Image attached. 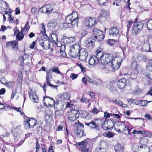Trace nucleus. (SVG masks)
Listing matches in <instances>:
<instances>
[{"label":"nucleus","mask_w":152,"mask_h":152,"mask_svg":"<svg viewBox=\"0 0 152 152\" xmlns=\"http://www.w3.org/2000/svg\"><path fill=\"white\" fill-rule=\"evenodd\" d=\"M119 31L116 28L114 27H111L109 30L110 35L111 36H115L118 33Z\"/></svg>","instance_id":"obj_18"},{"label":"nucleus","mask_w":152,"mask_h":152,"mask_svg":"<svg viewBox=\"0 0 152 152\" xmlns=\"http://www.w3.org/2000/svg\"><path fill=\"white\" fill-rule=\"evenodd\" d=\"M30 27L28 25V22H27L25 25V27L24 28V29H25V31H26L29 30Z\"/></svg>","instance_id":"obj_55"},{"label":"nucleus","mask_w":152,"mask_h":152,"mask_svg":"<svg viewBox=\"0 0 152 152\" xmlns=\"http://www.w3.org/2000/svg\"><path fill=\"white\" fill-rule=\"evenodd\" d=\"M76 124V128L82 129L84 127L83 124L82 123H80L79 121H77Z\"/></svg>","instance_id":"obj_33"},{"label":"nucleus","mask_w":152,"mask_h":152,"mask_svg":"<svg viewBox=\"0 0 152 152\" xmlns=\"http://www.w3.org/2000/svg\"><path fill=\"white\" fill-rule=\"evenodd\" d=\"M87 80H88L90 83L96 85L102 84L104 83V82L103 81L95 78L91 77L90 78L88 77L87 78H85V77H83L82 78V82L84 83L85 85H86L87 84Z\"/></svg>","instance_id":"obj_5"},{"label":"nucleus","mask_w":152,"mask_h":152,"mask_svg":"<svg viewBox=\"0 0 152 152\" xmlns=\"http://www.w3.org/2000/svg\"><path fill=\"white\" fill-rule=\"evenodd\" d=\"M136 105H140L141 106H146L147 105L146 101L145 100H141L137 101V104Z\"/></svg>","instance_id":"obj_31"},{"label":"nucleus","mask_w":152,"mask_h":152,"mask_svg":"<svg viewBox=\"0 0 152 152\" xmlns=\"http://www.w3.org/2000/svg\"><path fill=\"white\" fill-rule=\"evenodd\" d=\"M24 35L23 33L22 32H20V34H18V35L16 36V38L18 40H20L22 39Z\"/></svg>","instance_id":"obj_38"},{"label":"nucleus","mask_w":152,"mask_h":152,"mask_svg":"<svg viewBox=\"0 0 152 152\" xmlns=\"http://www.w3.org/2000/svg\"><path fill=\"white\" fill-rule=\"evenodd\" d=\"M131 66L133 68L134 73L137 75L140 74L143 72V68L138 64L136 61H133L132 62Z\"/></svg>","instance_id":"obj_6"},{"label":"nucleus","mask_w":152,"mask_h":152,"mask_svg":"<svg viewBox=\"0 0 152 152\" xmlns=\"http://www.w3.org/2000/svg\"><path fill=\"white\" fill-rule=\"evenodd\" d=\"M51 43V41H50L49 37H47V38H44L43 40L41 42L39 45L43 49L47 50L50 47V43Z\"/></svg>","instance_id":"obj_9"},{"label":"nucleus","mask_w":152,"mask_h":152,"mask_svg":"<svg viewBox=\"0 0 152 152\" xmlns=\"http://www.w3.org/2000/svg\"><path fill=\"white\" fill-rule=\"evenodd\" d=\"M127 80L125 78H122L117 81V85L118 88L121 89L124 88L126 85Z\"/></svg>","instance_id":"obj_12"},{"label":"nucleus","mask_w":152,"mask_h":152,"mask_svg":"<svg viewBox=\"0 0 152 152\" xmlns=\"http://www.w3.org/2000/svg\"><path fill=\"white\" fill-rule=\"evenodd\" d=\"M114 148L115 152H123V146L119 144H116Z\"/></svg>","instance_id":"obj_20"},{"label":"nucleus","mask_w":152,"mask_h":152,"mask_svg":"<svg viewBox=\"0 0 152 152\" xmlns=\"http://www.w3.org/2000/svg\"><path fill=\"white\" fill-rule=\"evenodd\" d=\"M78 75H77L73 73H71L70 75V77L72 80L76 79Z\"/></svg>","instance_id":"obj_49"},{"label":"nucleus","mask_w":152,"mask_h":152,"mask_svg":"<svg viewBox=\"0 0 152 152\" xmlns=\"http://www.w3.org/2000/svg\"><path fill=\"white\" fill-rule=\"evenodd\" d=\"M118 60H121L120 58L115 57L113 59H112V58L111 57V59L109 60V62H108L107 64H108L110 66H112L114 70H117L119 69L121 64V61H120L119 63ZM121 60H122V59H121Z\"/></svg>","instance_id":"obj_4"},{"label":"nucleus","mask_w":152,"mask_h":152,"mask_svg":"<svg viewBox=\"0 0 152 152\" xmlns=\"http://www.w3.org/2000/svg\"><path fill=\"white\" fill-rule=\"evenodd\" d=\"M78 20L77 13L74 12L67 16L65 18L66 23H61V25L65 28L77 26Z\"/></svg>","instance_id":"obj_1"},{"label":"nucleus","mask_w":152,"mask_h":152,"mask_svg":"<svg viewBox=\"0 0 152 152\" xmlns=\"http://www.w3.org/2000/svg\"><path fill=\"white\" fill-rule=\"evenodd\" d=\"M132 149L134 152L139 151V148L138 145L136 144L134 145Z\"/></svg>","instance_id":"obj_42"},{"label":"nucleus","mask_w":152,"mask_h":152,"mask_svg":"<svg viewBox=\"0 0 152 152\" xmlns=\"http://www.w3.org/2000/svg\"><path fill=\"white\" fill-rule=\"evenodd\" d=\"M80 47L78 44H75L72 45L70 47V53L73 57L77 56L79 54V51L80 50Z\"/></svg>","instance_id":"obj_7"},{"label":"nucleus","mask_w":152,"mask_h":152,"mask_svg":"<svg viewBox=\"0 0 152 152\" xmlns=\"http://www.w3.org/2000/svg\"><path fill=\"white\" fill-rule=\"evenodd\" d=\"M97 59H99L101 63L103 64H107L108 62H109V60L111 58V55L107 53L104 54L103 52L101 51H97V53L95 56Z\"/></svg>","instance_id":"obj_2"},{"label":"nucleus","mask_w":152,"mask_h":152,"mask_svg":"<svg viewBox=\"0 0 152 152\" xmlns=\"http://www.w3.org/2000/svg\"><path fill=\"white\" fill-rule=\"evenodd\" d=\"M146 75L151 80H152V66L147 65L146 66Z\"/></svg>","instance_id":"obj_16"},{"label":"nucleus","mask_w":152,"mask_h":152,"mask_svg":"<svg viewBox=\"0 0 152 152\" xmlns=\"http://www.w3.org/2000/svg\"><path fill=\"white\" fill-rule=\"evenodd\" d=\"M99 31L100 30L97 28H94L92 32V38H93V37L95 36L98 33V31Z\"/></svg>","instance_id":"obj_37"},{"label":"nucleus","mask_w":152,"mask_h":152,"mask_svg":"<svg viewBox=\"0 0 152 152\" xmlns=\"http://www.w3.org/2000/svg\"><path fill=\"white\" fill-rule=\"evenodd\" d=\"M137 58L139 61H143L145 62H146L147 60L146 56L142 55H137Z\"/></svg>","instance_id":"obj_22"},{"label":"nucleus","mask_w":152,"mask_h":152,"mask_svg":"<svg viewBox=\"0 0 152 152\" xmlns=\"http://www.w3.org/2000/svg\"><path fill=\"white\" fill-rule=\"evenodd\" d=\"M41 32L42 33H45L46 32V31L45 29V26L44 25V24H42V27L41 29H40Z\"/></svg>","instance_id":"obj_60"},{"label":"nucleus","mask_w":152,"mask_h":152,"mask_svg":"<svg viewBox=\"0 0 152 152\" xmlns=\"http://www.w3.org/2000/svg\"><path fill=\"white\" fill-rule=\"evenodd\" d=\"M7 82V80L5 77H3L0 78V84H2L5 85Z\"/></svg>","instance_id":"obj_43"},{"label":"nucleus","mask_w":152,"mask_h":152,"mask_svg":"<svg viewBox=\"0 0 152 152\" xmlns=\"http://www.w3.org/2000/svg\"><path fill=\"white\" fill-rule=\"evenodd\" d=\"M99 112V110H98L95 107L91 111V113L94 114H97Z\"/></svg>","instance_id":"obj_51"},{"label":"nucleus","mask_w":152,"mask_h":152,"mask_svg":"<svg viewBox=\"0 0 152 152\" xmlns=\"http://www.w3.org/2000/svg\"><path fill=\"white\" fill-rule=\"evenodd\" d=\"M12 43V41L6 42V47L7 48H9L11 46Z\"/></svg>","instance_id":"obj_59"},{"label":"nucleus","mask_w":152,"mask_h":152,"mask_svg":"<svg viewBox=\"0 0 152 152\" xmlns=\"http://www.w3.org/2000/svg\"><path fill=\"white\" fill-rule=\"evenodd\" d=\"M96 20L94 18H88L86 19L84 23L86 27L90 28L96 23Z\"/></svg>","instance_id":"obj_10"},{"label":"nucleus","mask_w":152,"mask_h":152,"mask_svg":"<svg viewBox=\"0 0 152 152\" xmlns=\"http://www.w3.org/2000/svg\"><path fill=\"white\" fill-rule=\"evenodd\" d=\"M109 15V13L106 10H102L98 18H100L102 17H105Z\"/></svg>","instance_id":"obj_25"},{"label":"nucleus","mask_w":152,"mask_h":152,"mask_svg":"<svg viewBox=\"0 0 152 152\" xmlns=\"http://www.w3.org/2000/svg\"><path fill=\"white\" fill-rule=\"evenodd\" d=\"M14 83V82L9 81L8 82H7L5 85L8 87L12 88L13 86Z\"/></svg>","instance_id":"obj_41"},{"label":"nucleus","mask_w":152,"mask_h":152,"mask_svg":"<svg viewBox=\"0 0 152 152\" xmlns=\"http://www.w3.org/2000/svg\"><path fill=\"white\" fill-rule=\"evenodd\" d=\"M105 136L108 137H111L114 136L113 133L111 132H109L106 133Z\"/></svg>","instance_id":"obj_48"},{"label":"nucleus","mask_w":152,"mask_h":152,"mask_svg":"<svg viewBox=\"0 0 152 152\" xmlns=\"http://www.w3.org/2000/svg\"><path fill=\"white\" fill-rule=\"evenodd\" d=\"M107 150V148H98L97 151L98 152H106Z\"/></svg>","instance_id":"obj_61"},{"label":"nucleus","mask_w":152,"mask_h":152,"mask_svg":"<svg viewBox=\"0 0 152 152\" xmlns=\"http://www.w3.org/2000/svg\"><path fill=\"white\" fill-rule=\"evenodd\" d=\"M18 43L16 41H13L11 47L13 49L17 48L18 47Z\"/></svg>","instance_id":"obj_39"},{"label":"nucleus","mask_w":152,"mask_h":152,"mask_svg":"<svg viewBox=\"0 0 152 152\" xmlns=\"http://www.w3.org/2000/svg\"><path fill=\"white\" fill-rule=\"evenodd\" d=\"M36 146L35 148L36 149V152H38V150L40 148V146L38 140H37L36 142Z\"/></svg>","instance_id":"obj_47"},{"label":"nucleus","mask_w":152,"mask_h":152,"mask_svg":"<svg viewBox=\"0 0 152 152\" xmlns=\"http://www.w3.org/2000/svg\"><path fill=\"white\" fill-rule=\"evenodd\" d=\"M52 72L56 73H57L60 75H61V73L59 70L58 67L56 66H53L51 68Z\"/></svg>","instance_id":"obj_29"},{"label":"nucleus","mask_w":152,"mask_h":152,"mask_svg":"<svg viewBox=\"0 0 152 152\" xmlns=\"http://www.w3.org/2000/svg\"><path fill=\"white\" fill-rule=\"evenodd\" d=\"M80 34L81 37H83L86 35L87 33L85 31L82 30L80 33Z\"/></svg>","instance_id":"obj_62"},{"label":"nucleus","mask_w":152,"mask_h":152,"mask_svg":"<svg viewBox=\"0 0 152 152\" xmlns=\"http://www.w3.org/2000/svg\"><path fill=\"white\" fill-rule=\"evenodd\" d=\"M66 47L65 46L63 45H61L60 47V53H61V52H63V51H64L65 50Z\"/></svg>","instance_id":"obj_57"},{"label":"nucleus","mask_w":152,"mask_h":152,"mask_svg":"<svg viewBox=\"0 0 152 152\" xmlns=\"http://www.w3.org/2000/svg\"><path fill=\"white\" fill-rule=\"evenodd\" d=\"M134 22L132 21L131 20H129L128 24L127 25V31H128L129 30V29L131 27V26L132 25V23H134Z\"/></svg>","instance_id":"obj_52"},{"label":"nucleus","mask_w":152,"mask_h":152,"mask_svg":"<svg viewBox=\"0 0 152 152\" xmlns=\"http://www.w3.org/2000/svg\"><path fill=\"white\" fill-rule=\"evenodd\" d=\"M28 121L30 124L31 128H33L37 124V121L32 118H28Z\"/></svg>","instance_id":"obj_23"},{"label":"nucleus","mask_w":152,"mask_h":152,"mask_svg":"<svg viewBox=\"0 0 152 152\" xmlns=\"http://www.w3.org/2000/svg\"><path fill=\"white\" fill-rule=\"evenodd\" d=\"M53 78V77L52 75H46V80L47 83L48 85L51 87H53V88H55L56 86H55L54 85L51 84L50 81Z\"/></svg>","instance_id":"obj_21"},{"label":"nucleus","mask_w":152,"mask_h":152,"mask_svg":"<svg viewBox=\"0 0 152 152\" xmlns=\"http://www.w3.org/2000/svg\"><path fill=\"white\" fill-rule=\"evenodd\" d=\"M75 132L77 134V135L79 137H81L83 134L84 131L82 129L76 128Z\"/></svg>","instance_id":"obj_24"},{"label":"nucleus","mask_w":152,"mask_h":152,"mask_svg":"<svg viewBox=\"0 0 152 152\" xmlns=\"http://www.w3.org/2000/svg\"><path fill=\"white\" fill-rule=\"evenodd\" d=\"M100 146L98 148H106V143L105 141H102L101 142H100Z\"/></svg>","instance_id":"obj_40"},{"label":"nucleus","mask_w":152,"mask_h":152,"mask_svg":"<svg viewBox=\"0 0 152 152\" xmlns=\"http://www.w3.org/2000/svg\"><path fill=\"white\" fill-rule=\"evenodd\" d=\"M90 125L91 128L93 129H96L98 126L96 122L94 121H92L90 122Z\"/></svg>","instance_id":"obj_28"},{"label":"nucleus","mask_w":152,"mask_h":152,"mask_svg":"<svg viewBox=\"0 0 152 152\" xmlns=\"http://www.w3.org/2000/svg\"><path fill=\"white\" fill-rule=\"evenodd\" d=\"M140 50L143 51L151 52L149 43L148 41L144 42Z\"/></svg>","instance_id":"obj_14"},{"label":"nucleus","mask_w":152,"mask_h":152,"mask_svg":"<svg viewBox=\"0 0 152 152\" xmlns=\"http://www.w3.org/2000/svg\"><path fill=\"white\" fill-rule=\"evenodd\" d=\"M147 26L149 30H152V19L148 21L147 23Z\"/></svg>","instance_id":"obj_35"},{"label":"nucleus","mask_w":152,"mask_h":152,"mask_svg":"<svg viewBox=\"0 0 152 152\" xmlns=\"http://www.w3.org/2000/svg\"><path fill=\"white\" fill-rule=\"evenodd\" d=\"M69 38L70 42L75 41V36L70 37Z\"/></svg>","instance_id":"obj_63"},{"label":"nucleus","mask_w":152,"mask_h":152,"mask_svg":"<svg viewBox=\"0 0 152 152\" xmlns=\"http://www.w3.org/2000/svg\"><path fill=\"white\" fill-rule=\"evenodd\" d=\"M50 6L49 5H45L43 6L39 9V11L42 13H50L51 12L53 9H51L50 7Z\"/></svg>","instance_id":"obj_13"},{"label":"nucleus","mask_w":152,"mask_h":152,"mask_svg":"<svg viewBox=\"0 0 152 152\" xmlns=\"http://www.w3.org/2000/svg\"><path fill=\"white\" fill-rule=\"evenodd\" d=\"M119 128L121 130V132H123L126 130V129L127 127H126L125 125L124 124H122L120 126Z\"/></svg>","instance_id":"obj_45"},{"label":"nucleus","mask_w":152,"mask_h":152,"mask_svg":"<svg viewBox=\"0 0 152 152\" xmlns=\"http://www.w3.org/2000/svg\"><path fill=\"white\" fill-rule=\"evenodd\" d=\"M82 117L83 118H86V119H91V115L89 114L86 111L83 112L81 114Z\"/></svg>","instance_id":"obj_26"},{"label":"nucleus","mask_w":152,"mask_h":152,"mask_svg":"<svg viewBox=\"0 0 152 152\" xmlns=\"http://www.w3.org/2000/svg\"><path fill=\"white\" fill-rule=\"evenodd\" d=\"M62 41L65 44H67L70 42L69 37L65 36H64L62 39Z\"/></svg>","instance_id":"obj_32"},{"label":"nucleus","mask_w":152,"mask_h":152,"mask_svg":"<svg viewBox=\"0 0 152 152\" xmlns=\"http://www.w3.org/2000/svg\"><path fill=\"white\" fill-rule=\"evenodd\" d=\"M102 128L103 130L105 131L108 130L110 129V128L108 126H106L104 124H103L102 125Z\"/></svg>","instance_id":"obj_56"},{"label":"nucleus","mask_w":152,"mask_h":152,"mask_svg":"<svg viewBox=\"0 0 152 152\" xmlns=\"http://www.w3.org/2000/svg\"><path fill=\"white\" fill-rule=\"evenodd\" d=\"M148 143V139L147 138H142L140 141V143L138 146L139 148V151L147 147V144Z\"/></svg>","instance_id":"obj_11"},{"label":"nucleus","mask_w":152,"mask_h":152,"mask_svg":"<svg viewBox=\"0 0 152 152\" xmlns=\"http://www.w3.org/2000/svg\"><path fill=\"white\" fill-rule=\"evenodd\" d=\"M93 38H94V39H97L99 41H102L103 40L104 38L103 33L100 30L98 31V33L95 36L93 37Z\"/></svg>","instance_id":"obj_17"},{"label":"nucleus","mask_w":152,"mask_h":152,"mask_svg":"<svg viewBox=\"0 0 152 152\" xmlns=\"http://www.w3.org/2000/svg\"><path fill=\"white\" fill-rule=\"evenodd\" d=\"M79 59L82 61L86 60L88 56V53L85 49L81 48L79 53Z\"/></svg>","instance_id":"obj_8"},{"label":"nucleus","mask_w":152,"mask_h":152,"mask_svg":"<svg viewBox=\"0 0 152 152\" xmlns=\"http://www.w3.org/2000/svg\"><path fill=\"white\" fill-rule=\"evenodd\" d=\"M26 117L27 119H26V120L24 121V126L26 129H29L31 128L30 124L28 121V118L26 116Z\"/></svg>","instance_id":"obj_30"},{"label":"nucleus","mask_w":152,"mask_h":152,"mask_svg":"<svg viewBox=\"0 0 152 152\" xmlns=\"http://www.w3.org/2000/svg\"><path fill=\"white\" fill-rule=\"evenodd\" d=\"M107 1L108 0H98L99 3L100 5H104Z\"/></svg>","instance_id":"obj_50"},{"label":"nucleus","mask_w":152,"mask_h":152,"mask_svg":"<svg viewBox=\"0 0 152 152\" xmlns=\"http://www.w3.org/2000/svg\"><path fill=\"white\" fill-rule=\"evenodd\" d=\"M51 38L53 40H57L58 39L57 35L55 33H53L51 35Z\"/></svg>","instance_id":"obj_54"},{"label":"nucleus","mask_w":152,"mask_h":152,"mask_svg":"<svg viewBox=\"0 0 152 152\" xmlns=\"http://www.w3.org/2000/svg\"><path fill=\"white\" fill-rule=\"evenodd\" d=\"M137 18H136L132 28V32L135 34L139 33L142 31L144 25L142 22H137Z\"/></svg>","instance_id":"obj_3"},{"label":"nucleus","mask_w":152,"mask_h":152,"mask_svg":"<svg viewBox=\"0 0 152 152\" xmlns=\"http://www.w3.org/2000/svg\"><path fill=\"white\" fill-rule=\"evenodd\" d=\"M80 102H83L87 103L89 102V99H87L85 97H83V96L81 99Z\"/></svg>","instance_id":"obj_46"},{"label":"nucleus","mask_w":152,"mask_h":152,"mask_svg":"<svg viewBox=\"0 0 152 152\" xmlns=\"http://www.w3.org/2000/svg\"><path fill=\"white\" fill-rule=\"evenodd\" d=\"M28 94L29 95V98L31 99H32L34 102L36 103H38L39 100L36 94L33 93H32V94H30V93H29Z\"/></svg>","instance_id":"obj_19"},{"label":"nucleus","mask_w":152,"mask_h":152,"mask_svg":"<svg viewBox=\"0 0 152 152\" xmlns=\"http://www.w3.org/2000/svg\"><path fill=\"white\" fill-rule=\"evenodd\" d=\"M68 119L69 120L72 121H74L76 120L75 115L73 114H71L70 116L68 118Z\"/></svg>","instance_id":"obj_44"},{"label":"nucleus","mask_w":152,"mask_h":152,"mask_svg":"<svg viewBox=\"0 0 152 152\" xmlns=\"http://www.w3.org/2000/svg\"><path fill=\"white\" fill-rule=\"evenodd\" d=\"M3 108H4L5 110H7L9 109H11L12 107L9 106H5L4 105V104L0 102V109H2Z\"/></svg>","instance_id":"obj_36"},{"label":"nucleus","mask_w":152,"mask_h":152,"mask_svg":"<svg viewBox=\"0 0 152 152\" xmlns=\"http://www.w3.org/2000/svg\"><path fill=\"white\" fill-rule=\"evenodd\" d=\"M99 62V59H97L95 56H94L91 57L88 61L89 64L91 65H94Z\"/></svg>","instance_id":"obj_15"},{"label":"nucleus","mask_w":152,"mask_h":152,"mask_svg":"<svg viewBox=\"0 0 152 152\" xmlns=\"http://www.w3.org/2000/svg\"><path fill=\"white\" fill-rule=\"evenodd\" d=\"M149 94L152 96V86L150 88L149 91L146 93V95Z\"/></svg>","instance_id":"obj_64"},{"label":"nucleus","mask_w":152,"mask_h":152,"mask_svg":"<svg viewBox=\"0 0 152 152\" xmlns=\"http://www.w3.org/2000/svg\"><path fill=\"white\" fill-rule=\"evenodd\" d=\"M132 133L134 134H143V131H137L135 129L133 130V131L132 132Z\"/></svg>","instance_id":"obj_53"},{"label":"nucleus","mask_w":152,"mask_h":152,"mask_svg":"<svg viewBox=\"0 0 152 152\" xmlns=\"http://www.w3.org/2000/svg\"><path fill=\"white\" fill-rule=\"evenodd\" d=\"M92 38H89L87 39L86 41V43L87 44H89L90 45L93 46L94 44V41L92 39Z\"/></svg>","instance_id":"obj_34"},{"label":"nucleus","mask_w":152,"mask_h":152,"mask_svg":"<svg viewBox=\"0 0 152 152\" xmlns=\"http://www.w3.org/2000/svg\"><path fill=\"white\" fill-rule=\"evenodd\" d=\"M110 123L111 124H111H113V126H112L111 127V128H113V126H114L115 124V122L114 121H113V119L112 118H111L110 120H109L108 121H107L106 120H105L103 124H104V125H106V124H109Z\"/></svg>","instance_id":"obj_27"},{"label":"nucleus","mask_w":152,"mask_h":152,"mask_svg":"<svg viewBox=\"0 0 152 152\" xmlns=\"http://www.w3.org/2000/svg\"><path fill=\"white\" fill-rule=\"evenodd\" d=\"M8 19L10 22H11V23L14 22V21H13L14 19V18L13 16H12V15L10 14V15H9Z\"/></svg>","instance_id":"obj_58"}]
</instances>
